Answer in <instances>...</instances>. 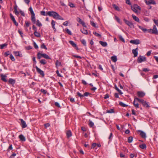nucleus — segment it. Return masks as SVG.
Masks as SVG:
<instances>
[{
	"label": "nucleus",
	"mask_w": 158,
	"mask_h": 158,
	"mask_svg": "<svg viewBox=\"0 0 158 158\" xmlns=\"http://www.w3.org/2000/svg\"><path fill=\"white\" fill-rule=\"evenodd\" d=\"M20 120L21 122V125L22 128H25L27 127V125L25 121H24L23 119H20Z\"/></svg>",
	"instance_id": "9"
},
{
	"label": "nucleus",
	"mask_w": 158,
	"mask_h": 158,
	"mask_svg": "<svg viewBox=\"0 0 158 158\" xmlns=\"http://www.w3.org/2000/svg\"><path fill=\"white\" fill-rule=\"evenodd\" d=\"M153 21L154 23L158 26V19L156 20L155 19H153Z\"/></svg>",
	"instance_id": "57"
},
{
	"label": "nucleus",
	"mask_w": 158,
	"mask_h": 158,
	"mask_svg": "<svg viewBox=\"0 0 158 158\" xmlns=\"http://www.w3.org/2000/svg\"><path fill=\"white\" fill-rule=\"evenodd\" d=\"M19 12L23 16H25V15L23 11L21 10H20Z\"/></svg>",
	"instance_id": "64"
},
{
	"label": "nucleus",
	"mask_w": 158,
	"mask_h": 158,
	"mask_svg": "<svg viewBox=\"0 0 158 158\" xmlns=\"http://www.w3.org/2000/svg\"><path fill=\"white\" fill-rule=\"evenodd\" d=\"M132 17L133 19L136 21L139 22V19L136 16L132 15Z\"/></svg>",
	"instance_id": "27"
},
{
	"label": "nucleus",
	"mask_w": 158,
	"mask_h": 158,
	"mask_svg": "<svg viewBox=\"0 0 158 158\" xmlns=\"http://www.w3.org/2000/svg\"><path fill=\"white\" fill-rule=\"evenodd\" d=\"M41 92L44 94H45L47 93V91L43 89H41L40 90Z\"/></svg>",
	"instance_id": "58"
},
{
	"label": "nucleus",
	"mask_w": 158,
	"mask_h": 158,
	"mask_svg": "<svg viewBox=\"0 0 158 158\" xmlns=\"http://www.w3.org/2000/svg\"><path fill=\"white\" fill-rule=\"evenodd\" d=\"M41 48H44L45 49H47V48L46 47V46L44 44H43L41 45Z\"/></svg>",
	"instance_id": "53"
},
{
	"label": "nucleus",
	"mask_w": 158,
	"mask_h": 158,
	"mask_svg": "<svg viewBox=\"0 0 158 158\" xmlns=\"http://www.w3.org/2000/svg\"><path fill=\"white\" fill-rule=\"evenodd\" d=\"M111 59L114 62H115L117 61V58L116 56H112Z\"/></svg>",
	"instance_id": "25"
},
{
	"label": "nucleus",
	"mask_w": 158,
	"mask_h": 158,
	"mask_svg": "<svg viewBox=\"0 0 158 158\" xmlns=\"http://www.w3.org/2000/svg\"><path fill=\"white\" fill-rule=\"evenodd\" d=\"M77 95L79 97L81 98L84 97L83 94L82 95L79 92H78L77 93Z\"/></svg>",
	"instance_id": "49"
},
{
	"label": "nucleus",
	"mask_w": 158,
	"mask_h": 158,
	"mask_svg": "<svg viewBox=\"0 0 158 158\" xmlns=\"http://www.w3.org/2000/svg\"><path fill=\"white\" fill-rule=\"evenodd\" d=\"M29 10L30 12L31 15L34 14V11L33 10L32 8L31 7H30L29 8Z\"/></svg>",
	"instance_id": "52"
},
{
	"label": "nucleus",
	"mask_w": 158,
	"mask_h": 158,
	"mask_svg": "<svg viewBox=\"0 0 158 158\" xmlns=\"http://www.w3.org/2000/svg\"><path fill=\"white\" fill-rule=\"evenodd\" d=\"M65 31H66L67 33L69 35H72L71 31L68 28H66Z\"/></svg>",
	"instance_id": "40"
},
{
	"label": "nucleus",
	"mask_w": 158,
	"mask_h": 158,
	"mask_svg": "<svg viewBox=\"0 0 158 158\" xmlns=\"http://www.w3.org/2000/svg\"><path fill=\"white\" fill-rule=\"evenodd\" d=\"M35 68L37 72L41 75L42 77H44V71L42 70L40 68H38L37 66L35 67Z\"/></svg>",
	"instance_id": "7"
},
{
	"label": "nucleus",
	"mask_w": 158,
	"mask_h": 158,
	"mask_svg": "<svg viewBox=\"0 0 158 158\" xmlns=\"http://www.w3.org/2000/svg\"><path fill=\"white\" fill-rule=\"evenodd\" d=\"M138 49L136 48L135 49H134L132 50V53L134 54V57H135L137 56L138 55Z\"/></svg>",
	"instance_id": "10"
},
{
	"label": "nucleus",
	"mask_w": 158,
	"mask_h": 158,
	"mask_svg": "<svg viewBox=\"0 0 158 158\" xmlns=\"http://www.w3.org/2000/svg\"><path fill=\"white\" fill-rule=\"evenodd\" d=\"M139 28L141 29L143 32H146L148 31V29L145 28H144L140 26H138Z\"/></svg>",
	"instance_id": "19"
},
{
	"label": "nucleus",
	"mask_w": 158,
	"mask_h": 158,
	"mask_svg": "<svg viewBox=\"0 0 158 158\" xmlns=\"http://www.w3.org/2000/svg\"><path fill=\"white\" fill-rule=\"evenodd\" d=\"M137 94L139 97L143 98L145 95V93L142 91H138Z\"/></svg>",
	"instance_id": "8"
},
{
	"label": "nucleus",
	"mask_w": 158,
	"mask_h": 158,
	"mask_svg": "<svg viewBox=\"0 0 158 158\" xmlns=\"http://www.w3.org/2000/svg\"><path fill=\"white\" fill-rule=\"evenodd\" d=\"M131 8L133 11L135 13H137L138 10H137V8H135L134 7H133L132 6H131Z\"/></svg>",
	"instance_id": "31"
},
{
	"label": "nucleus",
	"mask_w": 158,
	"mask_h": 158,
	"mask_svg": "<svg viewBox=\"0 0 158 158\" xmlns=\"http://www.w3.org/2000/svg\"><path fill=\"white\" fill-rule=\"evenodd\" d=\"M115 89L119 92V93L120 94H123V93L122 92L121 90H120L116 85L115 86Z\"/></svg>",
	"instance_id": "43"
},
{
	"label": "nucleus",
	"mask_w": 158,
	"mask_h": 158,
	"mask_svg": "<svg viewBox=\"0 0 158 158\" xmlns=\"http://www.w3.org/2000/svg\"><path fill=\"white\" fill-rule=\"evenodd\" d=\"M7 45V44L6 43H5L4 44H3L0 45V46L1 47V49H3L4 47L6 46Z\"/></svg>",
	"instance_id": "46"
},
{
	"label": "nucleus",
	"mask_w": 158,
	"mask_h": 158,
	"mask_svg": "<svg viewBox=\"0 0 158 158\" xmlns=\"http://www.w3.org/2000/svg\"><path fill=\"white\" fill-rule=\"evenodd\" d=\"M14 54L16 56H19L20 57H22V54H20L19 52H13Z\"/></svg>",
	"instance_id": "21"
},
{
	"label": "nucleus",
	"mask_w": 158,
	"mask_h": 158,
	"mask_svg": "<svg viewBox=\"0 0 158 158\" xmlns=\"http://www.w3.org/2000/svg\"><path fill=\"white\" fill-rule=\"evenodd\" d=\"M89 125L90 127H92L94 126V123L90 120H89Z\"/></svg>",
	"instance_id": "37"
},
{
	"label": "nucleus",
	"mask_w": 158,
	"mask_h": 158,
	"mask_svg": "<svg viewBox=\"0 0 158 158\" xmlns=\"http://www.w3.org/2000/svg\"><path fill=\"white\" fill-rule=\"evenodd\" d=\"M143 105L145 107H149L150 106L148 103V102H146V101L143 104Z\"/></svg>",
	"instance_id": "39"
},
{
	"label": "nucleus",
	"mask_w": 158,
	"mask_h": 158,
	"mask_svg": "<svg viewBox=\"0 0 158 158\" xmlns=\"http://www.w3.org/2000/svg\"><path fill=\"white\" fill-rule=\"evenodd\" d=\"M40 63L44 65H45L46 64V60L44 59H42L40 60Z\"/></svg>",
	"instance_id": "36"
},
{
	"label": "nucleus",
	"mask_w": 158,
	"mask_h": 158,
	"mask_svg": "<svg viewBox=\"0 0 158 158\" xmlns=\"http://www.w3.org/2000/svg\"><path fill=\"white\" fill-rule=\"evenodd\" d=\"M31 20L33 23L35 24L36 22V19L35 17V14L31 15Z\"/></svg>",
	"instance_id": "13"
},
{
	"label": "nucleus",
	"mask_w": 158,
	"mask_h": 158,
	"mask_svg": "<svg viewBox=\"0 0 158 158\" xmlns=\"http://www.w3.org/2000/svg\"><path fill=\"white\" fill-rule=\"evenodd\" d=\"M119 37L120 40H121V41H122L124 43L125 42L124 39L123 38V37L121 35H119Z\"/></svg>",
	"instance_id": "50"
},
{
	"label": "nucleus",
	"mask_w": 158,
	"mask_h": 158,
	"mask_svg": "<svg viewBox=\"0 0 158 158\" xmlns=\"http://www.w3.org/2000/svg\"><path fill=\"white\" fill-rule=\"evenodd\" d=\"M1 79L2 81L4 82H7V80L6 79V76L5 75H4L3 74H1Z\"/></svg>",
	"instance_id": "14"
},
{
	"label": "nucleus",
	"mask_w": 158,
	"mask_h": 158,
	"mask_svg": "<svg viewBox=\"0 0 158 158\" xmlns=\"http://www.w3.org/2000/svg\"><path fill=\"white\" fill-rule=\"evenodd\" d=\"M56 23V21H54V20H52L51 22V25L52 28H53L54 31L56 30V29L55 27V23Z\"/></svg>",
	"instance_id": "17"
},
{
	"label": "nucleus",
	"mask_w": 158,
	"mask_h": 158,
	"mask_svg": "<svg viewBox=\"0 0 158 158\" xmlns=\"http://www.w3.org/2000/svg\"><path fill=\"white\" fill-rule=\"evenodd\" d=\"M10 55V52L9 51H7V52H6L4 53V56L5 57H7V56L8 55Z\"/></svg>",
	"instance_id": "41"
},
{
	"label": "nucleus",
	"mask_w": 158,
	"mask_h": 158,
	"mask_svg": "<svg viewBox=\"0 0 158 158\" xmlns=\"http://www.w3.org/2000/svg\"><path fill=\"white\" fill-rule=\"evenodd\" d=\"M146 61V58L145 57L139 56L138 57L137 62L138 63H140L143 61Z\"/></svg>",
	"instance_id": "2"
},
{
	"label": "nucleus",
	"mask_w": 158,
	"mask_h": 158,
	"mask_svg": "<svg viewBox=\"0 0 158 158\" xmlns=\"http://www.w3.org/2000/svg\"><path fill=\"white\" fill-rule=\"evenodd\" d=\"M119 105H120L121 106L123 107H126V106H128L127 105L125 104L124 103H123L122 102H119Z\"/></svg>",
	"instance_id": "35"
},
{
	"label": "nucleus",
	"mask_w": 158,
	"mask_h": 158,
	"mask_svg": "<svg viewBox=\"0 0 158 158\" xmlns=\"http://www.w3.org/2000/svg\"><path fill=\"white\" fill-rule=\"evenodd\" d=\"M97 143H94L92 145L91 148H94L95 147L97 146Z\"/></svg>",
	"instance_id": "59"
},
{
	"label": "nucleus",
	"mask_w": 158,
	"mask_h": 158,
	"mask_svg": "<svg viewBox=\"0 0 158 158\" xmlns=\"http://www.w3.org/2000/svg\"><path fill=\"white\" fill-rule=\"evenodd\" d=\"M42 57V53H41L40 52H39L37 54V57L38 59H40Z\"/></svg>",
	"instance_id": "33"
},
{
	"label": "nucleus",
	"mask_w": 158,
	"mask_h": 158,
	"mask_svg": "<svg viewBox=\"0 0 158 158\" xmlns=\"http://www.w3.org/2000/svg\"><path fill=\"white\" fill-rule=\"evenodd\" d=\"M10 18L11 19V20L13 21L15 20V18L14 16L13 15L11 14H10Z\"/></svg>",
	"instance_id": "54"
},
{
	"label": "nucleus",
	"mask_w": 158,
	"mask_h": 158,
	"mask_svg": "<svg viewBox=\"0 0 158 158\" xmlns=\"http://www.w3.org/2000/svg\"><path fill=\"white\" fill-rule=\"evenodd\" d=\"M81 31L83 33L85 34H88L87 30L86 29H85L84 28H83V29H81Z\"/></svg>",
	"instance_id": "24"
},
{
	"label": "nucleus",
	"mask_w": 158,
	"mask_h": 158,
	"mask_svg": "<svg viewBox=\"0 0 158 158\" xmlns=\"http://www.w3.org/2000/svg\"><path fill=\"white\" fill-rule=\"evenodd\" d=\"M69 43L74 48H77V45L73 41L70 40L69 41Z\"/></svg>",
	"instance_id": "18"
},
{
	"label": "nucleus",
	"mask_w": 158,
	"mask_h": 158,
	"mask_svg": "<svg viewBox=\"0 0 158 158\" xmlns=\"http://www.w3.org/2000/svg\"><path fill=\"white\" fill-rule=\"evenodd\" d=\"M47 15H48L52 17L54 19H60L61 20H64V19L62 18L58 13L54 11H48Z\"/></svg>",
	"instance_id": "1"
},
{
	"label": "nucleus",
	"mask_w": 158,
	"mask_h": 158,
	"mask_svg": "<svg viewBox=\"0 0 158 158\" xmlns=\"http://www.w3.org/2000/svg\"><path fill=\"white\" fill-rule=\"evenodd\" d=\"M113 6L114 7V8L117 11H119L120 10V9L118 7V6H117L115 4H113Z\"/></svg>",
	"instance_id": "29"
},
{
	"label": "nucleus",
	"mask_w": 158,
	"mask_h": 158,
	"mask_svg": "<svg viewBox=\"0 0 158 158\" xmlns=\"http://www.w3.org/2000/svg\"><path fill=\"white\" fill-rule=\"evenodd\" d=\"M34 34L37 37H40V33L38 32L37 31H35L34 32Z\"/></svg>",
	"instance_id": "26"
},
{
	"label": "nucleus",
	"mask_w": 158,
	"mask_h": 158,
	"mask_svg": "<svg viewBox=\"0 0 158 158\" xmlns=\"http://www.w3.org/2000/svg\"><path fill=\"white\" fill-rule=\"evenodd\" d=\"M42 57L46 59H51V58L49 57V56L48 55H47V54H42Z\"/></svg>",
	"instance_id": "22"
},
{
	"label": "nucleus",
	"mask_w": 158,
	"mask_h": 158,
	"mask_svg": "<svg viewBox=\"0 0 158 158\" xmlns=\"http://www.w3.org/2000/svg\"><path fill=\"white\" fill-rule=\"evenodd\" d=\"M10 58L12 61H15V60L12 54L10 55Z\"/></svg>",
	"instance_id": "48"
},
{
	"label": "nucleus",
	"mask_w": 158,
	"mask_h": 158,
	"mask_svg": "<svg viewBox=\"0 0 158 158\" xmlns=\"http://www.w3.org/2000/svg\"><path fill=\"white\" fill-rule=\"evenodd\" d=\"M143 71L145 72H147L149 71H150V70L148 68H144L143 69Z\"/></svg>",
	"instance_id": "62"
},
{
	"label": "nucleus",
	"mask_w": 158,
	"mask_h": 158,
	"mask_svg": "<svg viewBox=\"0 0 158 158\" xmlns=\"http://www.w3.org/2000/svg\"><path fill=\"white\" fill-rule=\"evenodd\" d=\"M144 2L146 4L148 5L150 4L155 5L156 3L154 0H144Z\"/></svg>",
	"instance_id": "3"
},
{
	"label": "nucleus",
	"mask_w": 158,
	"mask_h": 158,
	"mask_svg": "<svg viewBox=\"0 0 158 158\" xmlns=\"http://www.w3.org/2000/svg\"><path fill=\"white\" fill-rule=\"evenodd\" d=\"M133 137L132 136H130L128 138V142L129 143H131L133 141Z\"/></svg>",
	"instance_id": "34"
},
{
	"label": "nucleus",
	"mask_w": 158,
	"mask_h": 158,
	"mask_svg": "<svg viewBox=\"0 0 158 158\" xmlns=\"http://www.w3.org/2000/svg\"><path fill=\"white\" fill-rule=\"evenodd\" d=\"M132 6L135 8H137V9L140 10H141L140 7L137 4H135L133 6Z\"/></svg>",
	"instance_id": "32"
},
{
	"label": "nucleus",
	"mask_w": 158,
	"mask_h": 158,
	"mask_svg": "<svg viewBox=\"0 0 158 158\" xmlns=\"http://www.w3.org/2000/svg\"><path fill=\"white\" fill-rule=\"evenodd\" d=\"M130 42L131 43L136 45L139 44L141 43L139 40L138 39L135 40H131L130 41Z\"/></svg>",
	"instance_id": "4"
},
{
	"label": "nucleus",
	"mask_w": 158,
	"mask_h": 158,
	"mask_svg": "<svg viewBox=\"0 0 158 158\" xmlns=\"http://www.w3.org/2000/svg\"><path fill=\"white\" fill-rule=\"evenodd\" d=\"M81 42L84 46H86V42L85 40L82 39L81 40Z\"/></svg>",
	"instance_id": "51"
},
{
	"label": "nucleus",
	"mask_w": 158,
	"mask_h": 158,
	"mask_svg": "<svg viewBox=\"0 0 158 158\" xmlns=\"http://www.w3.org/2000/svg\"><path fill=\"white\" fill-rule=\"evenodd\" d=\"M55 105L58 107H60V106L59 103L57 102H55Z\"/></svg>",
	"instance_id": "63"
},
{
	"label": "nucleus",
	"mask_w": 158,
	"mask_h": 158,
	"mask_svg": "<svg viewBox=\"0 0 158 158\" xmlns=\"http://www.w3.org/2000/svg\"><path fill=\"white\" fill-rule=\"evenodd\" d=\"M56 66H60L61 65V62H59L58 60L56 61Z\"/></svg>",
	"instance_id": "42"
},
{
	"label": "nucleus",
	"mask_w": 158,
	"mask_h": 158,
	"mask_svg": "<svg viewBox=\"0 0 158 158\" xmlns=\"http://www.w3.org/2000/svg\"><path fill=\"white\" fill-rule=\"evenodd\" d=\"M36 25L39 27L42 26V24L40 22L39 20H37Z\"/></svg>",
	"instance_id": "44"
},
{
	"label": "nucleus",
	"mask_w": 158,
	"mask_h": 158,
	"mask_svg": "<svg viewBox=\"0 0 158 158\" xmlns=\"http://www.w3.org/2000/svg\"><path fill=\"white\" fill-rule=\"evenodd\" d=\"M152 30L153 31H152V34H155L156 35L158 34V31L155 25H154L153 26Z\"/></svg>",
	"instance_id": "11"
},
{
	"label": "nucleus",
	"mask_w": 158,
	"mask_h": 158,
	"mask_svg": "<svg viewBox=\"0 0 158 158\" xmlns=\"http://www.w3.org/2000/svg\"><path fill=\"white\" fill-rule=\"evenodd\" d=\"M79 23L81 24L84 27H86V26L85 25V23H84V22L82 21V20H81L80 22Z\"/></svg>",
	"instance_id": "45"
},
{
	"label": "nucleus",
	"mask_w": 158,
	"mask_h": 158,
	"mask_svg": "<svg viewBox=\"0 0 158 158\" xmlns=\"http://www.w3.org/2000/svg\"><path fill=\"white\" fill-rule=\"evenodd\" d=\"M136 99H137V101L138 102H140L142 105L145 102V101H144L143 99H140L139 98L136 97Z\"/></svg>",
	"instance_id": "23"
},
{
	"label": "nucleus",
	"mask_w": 158,
	"mask_h": 158,
	"mask_svg": "<svg viewBox=\"0 0 158 158\" xmlns=\"http://www.w3.org/2000/svg\"><path fill=\"white\" fill-rule=\"evenodd\" d=\"M123 20L125 23L129 27H134V25L132 22H130L125 19H124Z\"/></svg>",
	"instance_id": "5"
},
{
	"label": "nucleus",
	"mask_w": 158,
	"mask_h": 158,
	"mask_svg": "<svg viewBox=\"0 0 158 158\" xmlns=\"http://www.w3.org/2000/svg\"><path fill=\"white\" fill-rule=\"evenodd\" d=\"M114 112V109H110L109 110H108L107 111V113H111Z\"/></svg>",
	"instance_id": "55"
},
{
	"label": "nucleus",
	"mask_w": 158,
	"mask_h": 158,
	"mask_svg": "<svg viewBox=\"0 0 158 158\" xmlns=\"http://www.w3.org/2000/svg\"><path fill=\"white\" fill-rule=\"evenodd\" d=\"M19 137L21 140L22 141H25L26 140L25 137L23 135H19Z\"/></svg>",
	"instance_id": "15"
},
{
	"label": "nucleus",
	"mask_w": 158,
	"mask_h": 158,
	"mask_svg": "<svg viewBox=\"0 0 158 158\" xmlns=\"http://www.w3.org/2000/svg\"><path fill=\"white\" fill-rule=\"evenodd\" d=\"M139 147L142 149H144L146 148V146L144 143L139 145Z\"/></svg>",
	"instance_id": "30"
},
{
	"label": "nucleus",
	"mask_w": 158,
	"mask_h": 158,
	"mask_svg": "<svg viewBox=\"0 0 158 158\" xmlns=\"http://www.w3.org/2000/svg\"><path fill=\"white\" fill-rule=\"evenodd\" d=\"M137 101H138L136 99V97L134 98V102H133V105L136 108H139V105L138 103L136 102Z\"/></svg>",
	"instance_id": "12"
},
{
	"label": "nucleus",
	"mask_w": 158,
	"mask_h": 158,
	"mask_svg": "<svg viewBox=\"0 0 158 158\" xmlns=\"http://www.w3.org/2000/svg\"><path fill=\"white\" fill-rule=\"evenodd\" d=\"M90 23L93 27L96 28L98 27V26H96L95 23L93 21H91Z\"/></svg>",
	"instance_id": "38"
},
{
	"label": "nucleus",
	"mask_w": 158,
	"mask_h": 158,
	"mask_svg": "<svg viewBox=\"0 0 158 158\" xmlns=\"http://www.w3.org/2000/svg\"><path fill=\"white\" fill-rule=\"evenodd\" d=\"M99 43L102 46L104 47H106L107 45V43L105 42L100 41H99Z\"/></svg>",
	"instance_id": "20"
},
{
	"label": "nucleus",
	"mask_w": 158,
	"mask_h": 158,
	"mask_svg": "<svg viewBox=\"0 0 158 158\" xmlns=\"http://www.w3.org/2000/svg\"><path fill=\"white\" fill-rule=\"evenodd\" d=\"M33 45H34V48L35 49H38V46L37 45V44H36V43L35 42H34V43H33Z\"/></svg>",
	"instance_id": "60"
},
{
	"label": "nucleus",
	"mask_w": 158,
	"mask_h": 158,
	"mask_svg": "<svg viewBox=\"0 0 158 158\" xmlns=\"http://www.w3.org/2000/svg\"><path fill=\"white\" fill-rule=\"evenodd\" d=\"M69 5L71 7H75L74 4L73 3L71 2L69 3Z\"/></svg>",
	"instance_id": "61"
},
{
	"label": "nucleus",
	"mask_w": 158,
	"mask_h": 158,
	"mask_svg": "<svg viewBox=\"0 0 158 158\" xmlns=\"http://www.w3.org/2000/svg\"><path fill=\"white\" fill-rule=\"evenodd\" d=\"M9 82L10 84H14L15 83V80L13 79L10 78L9 80Z\"/></svg>",
	"instance_id": "28"
},
{
	"label": "nucleus",
	"mask_w": 158,
	"mask_h": 158,
	"mask_svg": "<svg viewBox=\"0 0 158 158\" xmlns=\"http://www.w3.org/2000/svg\"><path fill=\"white\" fill-rule=\"evenodd\" d=\"M138 133H139L140 135L143 138H145L146 137V134L143 131L141 130H138L137 131Z\"/></svg>",
	"instance_id": "6"
},
{
	"label": "nucleus",
	"mask_w": 158,
	"mask_h": 158,
	"mask_svg": "<svg viewBox=\"0 0 158 158\" xmlns=\"http://www.w3.org/2000/svg\"><path fill=\"white\" fill-rule=\"evenodd\" d=\"M126 3L127 4L129 5H131V2L130 0H126Z\"/></svg>",
	"instance_id": "56"
},
{
	"label": "nucleus",
	"mask_w": 158,
	"mask_h": 158,
	"mask_svg": "<svg viewBox=\"0 0 158 158\" xmlns=\"http://www.w3.org/2000/svg\"><path fill=\"white\" fill-rule=\"evenodd\" d=\"M93 33L96 36H98V37H101V35L100 34L97 33L95 31L93 32Z\"/></svg>",
	"instance_id": "47"
},
{
	"label": "nucleus",
	"mask_w": 158,
	"mask_h": 158,
	"mask_svg": "<svg viewBox=\"0 0 158 158\" xmlns=\"http://www.w3.org/2000/svg\"><path fill=\"white\" fill-rule=\"evenodd\" d=\"M66 134L67 136V137L68 138L71 137L72 135V132L70 130L67 131L66 132Z\"/></svg>",
	"instance_id": "16"
}]
</instances>
